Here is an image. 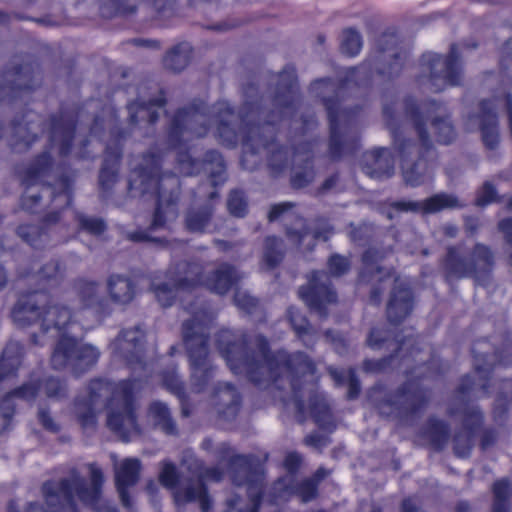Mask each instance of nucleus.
<instances>
[{
  "mask_svg": "<svg viewBox=\"0 0 512 512\" xmlns=\"http://www.w3.org/2000/svg\"><path fill=\"white\" fill-rule=\"evenodd\" d=\"M44 391L49 398L61 399L67 395V386L60 379L49 377L44 382Z\"/></svg>",
  "mask_w": 512,
  "mask_h": 512,
  "instance_id": "61",
  "label": "nucleus"
},
{
  "mask_svg": "<svg viewBox=\"0 0 512 512\" xmlns=\"http://www.w3.org/2000/svg\"><path fill=\"white\" fill-rule=\"evenodd\" d=\"M166 104V91L163 88L159 90L156 97H151L147 101L139 98L132 100L127 104L129 124L137 126L146 122L149 125H155L160 117L158 109L164 108Z\"/></svg>",
  "mask_w": 512,
  "mask_h": 512,
  "instance_id": "28",
  "label": "nucleus"
},
{
  "mask_svg": "<svg viewBox=\"0 0 512 512\" xmlns=\"http://www.w3.org/2000/svg\"><path fill=\"white\" fill-rule=\"evenodd\" d=\"M214 116L218 121L216 134L219 142L227 148H235L239 142L237 130L229 122L234 116V108L227 101H218L213 105Z\"/></svg>",
  "mask_w": 512,
  "mask_h": 512,
  "instance_id": "34",
  "label": "nucleus"
},
{
  "mask_svg": "<svg viewBox=\"0 0 512 512\" xmlns=\"http://www.w3.org/2000/svg\"><path fill=\"white\" fill-rule=\"evenodd\" d=\"M288 320L299 338H304L312 333V327L306 318L295 307H289L287 310Z\"/></svg>",
  "mask_w": 512,
  "mask_h": 512,
  "instance_id": "54",
  "label": "nucleus"
},
{
  "mask_svg": "<svg viewBox=\"0 0 512 512\" xmlns=\"http://www.w3.org/2000/svg\"><path fill=\"white\" fill-rule=\"evenodd\" d=\"M373 65L369 64V67L366 68V64H362L360 66L350 67L347 69L346 74L343 78L340 79L339 86L346 87L350 83H354L356 86L361 85V74H372Z\"/></svg>",
  "mask_w": 512,
  "mask_h": 512,
  "instance_id": "60",
  "label": "nucleus"
},
{
  "mask_svg": "<svg viewBox=\"0 0 512 512\" xmlns=\"http://www.w3.org/2000/svg\"><path fill=\"white\" fill-rule=\"evenodd\" d=\"M54 166V158L49 150H44L34 156L29 166L24 170L22 185L29 189L38 183L43 188L51 190L52 211L47 212L41 219L40 225L20 224L16 228L17 235L30 247L36 250L44 249L49 241L48 227L60 222L62 212L70 208L74 201V178L68 174L59 175L55 181L42 182L48 177Z\"/></svg>",
  "mask_w": 512,
  "mask_h": 512,
  "instance_id": "7",
  "label": "nucleus"
},
{
  "mask_svg": "<svg viewBox=\"0 0 512 512\" xmlns=\"http://www.w3.org/2000/svg\"><path fill=\"white\" fill-rule=\"evenodd\" d=\"M129 136L130 132L117 124L110 128L98 175L99 190L103 199L111 195L118 181L124 146Z\"/></svg>",
  "mask_w": 512,
  "mask_h": 512,
  "instance_id": "19",
  "label": "nucleus"
},
{
  "mask_svg": "<svg viewBox=\"0 0 512 512\" xmlns=\"http://www.w3.org/2000/svg\"><path fill=\"white\" fill-rule=\"evenodd\" d=\"M38 387L27 383L6 394L0 401V433L6 431L15 412L14 398L33 400L37 396Z\"/></svg>",
  "mask_w": 512,
  "mask_h": 512,
  "instance_id": "35",
  "label": "nucleus"
},
{
  "mask_svg": "<svg viewBox=\"0 0 512 512\" xmlns=\"http://www.w3.org/2000/svg\"><path fill=\"white\" fill-rule=\"evenodd\" d=\"M110 406L107 426L121 440L127 442L139 434L133 401V389L129 382L113 384L94 379L88 386V396L75 400L74 412L84 427L95 424L96 413Z\"/></svg>",
  "mask_w": 512,
  "mask_h": 512,
  "instance_id": "6",
  "label": "nucleus"
},
{
  "mask_svg": "<svg viewBox=\"0 0 512 512\" xmlns=\"http://www.w3.org/2000/svg\"><path fill=\"white\" fill-rule=\"evenodd\" d=\"M99 357L100 351L94 345L63 335L54 347L51 364L54 369L69 368L75 376H80L94 367Z\"/></svg>",
  "mask_w": 512,
  "mask_h": 512,
  "instance_id": "18",
  "label": "nucleus"
},
{
  "mask_svg": "<svg viewBox=\"0 0 512 512\" xmlns=\"http://www.w3.org/2000/svg\"><path fill=\"white\" fill-rule=\"evenodd\" d=\"M150 414L155 426L167 435H177L178 429L168 406L160 401L151 403Z\"/></svg>",
  "mask_w": 512,
  "mask_h": 512,
  "instance_id": "41",
  "label": "nucleus"
},
{
  "mask_svg": "<svg viewBox=\"0 0 512 512\" xmlns=\"http://www.w3.org/2000/svg\"><path fill=\"white\" fill-rule=\"evenodd\" d=\"M213 454L219 463L227 462L231 481L236 486L241 487L249 480L259 483L260 477L265 476L263 466L256 456L235 454L227 442L218 444Z\"/></svg>",
  "mask_w": 512,
  "mask_h": 512,
  "instance_id": "21",
  "label": "nucleus"
},
{
  "mask_svg": "<svg viewBox=\"0 0 512 512\" xmlns=\"http://www.w3.org/2000/svg\"><path fill=\"white\" fill-rule=\"evenodd\" d=\"M362 171L372 179H389L395 172V158L386 147L366 151L361 160Z\"/></svg>",
  "mask_w": 512,
  "mask_h": 512,
  "instance_id": "27",
  "label": "nucleus"
},
{
  "mask_svg": "<svg viewBox=\"0 0 512 512\" xmlns=\"http://www.w3.org/2000/svg\"><path fill=\"white\" fill-rule=\"evenodd\" d=\"M478 118L483 145L488 150H495L500 142L498 116L491 99H482L479 104Z\"/></svg>",
  "mask_w": 512,
  "mask_h": 512,
  "instance_id": "32",
  "label": "nucleus"
},
{
  "mask_svg": "<svg viewBox=\"0 0 512 512\" xmlns=\"http://www.w3.org/2000/svg\"><path fill=\"white\" fill-rule=\"evenodd\" d=\"M378 251L375 249H366L361 256L362 272L363 277H369L371 279L376 278L379 281H383L386 278H392L395 275L393 269H386L379 263Z\"/></svg>",
  "mask_w": 512,
  "mask_h": 512,
  "instance_id": "40",
  "label": "nucleus"
},
{
  "mask_svg": "<svg viewBox=\"0 0 512 512\" xmlns=\"http://www.w3.org/2000/svg\"><path fill=\"white\" fill-rule=\"evenodd\" d=\"M214 209L211 205H203L197 209H190L185 216V227L191 233H203L209 226Z\"/></svg>",
  "mask_w": 512,
  "mask_h": 512,
  "instance_id": "42",
  "label": "nucleus"
},
{
  "mask_svg": "<svg viewBox=\"0 0 512 512\" xmlns=\"http://www.w3.org/2000/svg\"><path fill=\"white\" fill-rule=\"evenodd\" d=\"M128 238L133 242H153L162 247H167L169 241L165 238L153 237L147 231L138 230L129 233Z\"/></svg>",
  "mask_w": 512,
  "mask_h": 512,
  "instance_id": "64",
  "label": "nucleus"
},
{
  "mask_svg": "<svg viewBox=\"0 0 512 512\" xmlns=\"http://www.w3.org/2000/svg\"><path fill=\"white\" fill-rule=\"evenodd\" d=\"M79 124V111L63 107L48 117V148L56 149L59 157L71 155Z\"/></svg>",
  "mask_w": 512,
  "mask_h": 512,
  "instance_id": "22",
  "label": "nucleus"
},
{
  "mask_svg": "<svg viewBox=\"0 0 512 512\" xmlns=\"http://www.w3.org/2000/svg\"><path fill=\"white\" fill-rule=\"evenodd\" d=\"M363 46L362 36L355 28L349 27L343 30L340 51L342 54L355 57Z\"/></svg>",
  "mask_w": 512,
  "mask_h": 512,
  "instance_id": "50",
  "label": "nucleus"
},
{
  "mask_svg": "<svg viewBox=\"0 0 512 512\" xmlns=\"http://www.w3.org/2000/svg\"><path fill=\"white\" fill-rule=\"evenodd\" d=\"M144 340V332L140 326L121 331L116 339L117 346L130 352L131 354H137L140 350Z\"/></svg>",
  "mask_w": 512,
  "mask_h": 512,
  "instance_id": "47",
  "label": "nucleus"
},
{
  "mask_svg": "<svg viewBox=\"0 0 512 512\" xmlns=\"http://www.w3.org/2000/svg\"><path fill=\"white\" fill-rule=\"evenodd\" d=\"M442 267L447 280L471 278L476 285L487 286L495 267V256L483 243L474 244L467 257L461 255L458 246H449Z\"/></svg>",
  "mask_w": 512,
  "mask_h": 512,
  "instance_id": "13",
  "label": "nucleus"
},
{
  "mask_svg": "<svg viewBox=\"0 0 512 512\" xmlns=\"http://www.w3.org/2000/svg\"><path fill=\"white\" fill-rule=\"evenodd\" d=\"M41 64L37 59L6 68L0 74V103L28 102L41 86Z\"/></svg>",
  "mask_w": 512,
  "mask_h": 512,
  "instance_id": "16",
  "label": "nucleus"
},
{
  "mask_svg": "<svg viewBox=\"0 0 512 512\" xmlns=\"http://www.w3.org/2000/svg\"><path fill=\"white\" fill-rule=\"evenodd\" d=\"M414 295L412 290H391L386 314L392 324H400L413 310Z\"/></svg>",
  "mask_w": 512,
  "mask_h": 512,
  "instance_id": "36",
  "label": "nucleus"
},
{
  "mask_svg": "<svg viewBox=\"0 0 512 512\" xmlns=\"http://www.w3.org/2000/svg\"><path fill=\"white\" fill-rule=\"evenodd\" d=\"M154 293V297L162 308H169L175 304L178 300L184 310L192 313V318L188 321H195V324L205 320L207 313H215L213 310L208 308H197L195 307V295L193 290H150Z\"/></svg>",
  "mask_w": 512,
  "mask_h": 512,
  "instance_id": "29",
  "label": "nucleus"
},
{
  "mask_svg": "<svg viewBox=\"0 0 512 512\" xmlns=\"http://www.w3.org/2000/svg\"><path fill=\"white\" fill-rule=\"evenodd\" d=\"M42 196L40 194H23L20 199L22 209L30 214H37L40 211Z\"/></svg>",
  "mask_w": 512,
  "mask_h": 512,
  "instance_id": "63",
  "label": "nucleus"
},
{
  "mask_svg": "<svg viewBox=\"0 0 512 512\" xmlns=\"http://www.w3.org/2000/svg\"><path fill=\"white\" fill-rule=\"evenodd\" d=\"M313 142L310 140L301 141L292 146V156L294 159L301 158V164L298 166L301 171H297L290 177V184L294 189L307 187L314 179V152Z\"/></svg>",
  "mask_w": 512,
  "mask_h": 512,
  "instance_id": "31",
  "label": "nucleus"
},
{
  "mask_svg": "<svg viewBox=\"0 0 512 512\" xmlns=\"http://www.w3.org/2000/svg\"><path fill=\"white\" fill-rule=\"evenodd\" d=\"M193 48L188 42H180L169 49L164 58L163 65L175 73L183 71L191 62Z\"/></svg>",
  "mask_w": 512,
  "mask_h": 512,
  "instance_id": "38",
  "label": "nucleus"
},
{
  "mask_svg": "<svg viewBox=\"0 0 512 512\" xmlns=\"http://www.w3.org/2000/svg\"><path fill=\"white\" fill-rule=\"evenodd\" d=\"M176 3L177 0H152V5L159 15L166 11L174 12ZM136 11V0H99V13L106 19L132 15Z\"/></svg>",
  "mask_w": 512,
  "mask_h": 512,
  "instance_id": "30",
  "label": "nucleus"
},
{
  "mask_svg": "<svg viewBox=\"0 0 512 512\" xmlns=\"http://www.w3.org/2000/svg\"><path fill=\"white\" fill-rule=\"evenodd\" d=\"M423 72L428 73L431 90L439 93L447 87L461 85L462 69L460 55L455 43L451 44L446 56L438 53L426 52L420 58Z\"/></svg>",
  "mask_w": 512,
  "mask_h": 512,
  "instance_id": "17",
  "label": "nucleus"
},
{
  "mask_svg": "<svg viewBox=\"0 0 512 512\" xmlns=\"http://www.w3.org/2000/svg\"><path fill=\"white\" fill-rule=\"evenodd\" d=\"M413 339H397L389 329H371L367 345L373 350L386 349L391 353L381 359H366L363 361V371L366 373L378 374L387 372L398 360L404 359L407 355L403 353L405 347L413 344Z\"/></svg>",
  "mask_w": 512,
  "mask_h": 512,
  "instance_id": "20",
  "label": "nucleus"
},
{
  "mask_svg": "<svg viewBox=\"0 0 512 512\" xmlns=\"http://www.w3.org/2000/svg\"><path fill=\"white\" fill-rule=\"evenodd\" d=\"M204 463L191 453H185L181 459V470L170 461L162 462L159 474L161 485L172 491L177 506H184L202 490V470Z\"/></svg>",
  "mask_w": 512,
  "mask_h": 512,
  "instance_id": "14",
  "label": "nucleus"
},
{
  "mask_svg": "<svg viewBox=\"0 0 512 512\" xmlns=\"http://www.w3.org/2000/svg\"><path fill=\"white\" fill-rule=\"evenodd\" d=\"M216 344L233 373L245 372L249 380L259 388L265 389L274 384L278 389H284L285 380L293 394L299 423L306 420L303 392L307 391L309 411L314 422L329 433L335 430L336 424L330 407L325 398L316 391L312 381L316 372L315 363L305 353H271L268 342L262 336L257 337V349L250 350L244 339L235 340L228 330L217 335Z\"/></svg>",
  "mask_w": 512,
  "mask_h": 512,
  "instance_id": "1",
  "label": "nucleus"
},
{
  "mask_svg": "<svg viewBox=\"0 0 512 512\" xmlns=\"http://www.w3.org/2000/svg\"><path fill=\"white\" fill-rule=\"evenodd\" d=\"M40 117L37 112L25 110L21 116H17L11 121L7 141L12 151L26 152L39 140V134L33 131V124L38 122Z\"/></svg>",
  "mask_w": 512,
  "mask_h": 512,
  "instance_id": "25",
  "label": "nucleus"
},
{
  "mask_svg": "<svg viewBox=\"0 0 512 512\" xmlns=\"http://www.w3.org/2000/svg\"><path fill=\"white\" fill-rule=\"evenodd\" d=\"M425 436L435 449L441 450L449 440V425L443 420L430 417L426 423Z\"/></svg>",
  "mask_w": 512,
  "mask_h": 512,
  "instance_id": "44",
  "label": "nucleus"
},
{
  "mask_svg": "<svg viewBox=\"0 0 512 512\" xmlns=\"http://www.w3.org/2000/svg\"><path fill=\"white\" fill-rule=\"evenodd\" d=\"M319 483L312 478L303 480L297 487V492L303 502H309L317 495V486Z\"/></svg>",
  "mask_w": 512,
  "mask_h": 512,
  "instance_id": "62",
  "label": "nucleus"
},
{
  "mask_svg": "<svg viewBox=\"0 0 512 512\" xmlns=\"http://www.w3.org/2000/svg\"><path fill=\"white\" fill-rule=\"evenodd\" d=\"M399 36L395 30H385L376 40L375 70L380 77L393 80L403 71L406 52L399 49Z\"/></svg>",
  "mask_w": 512,
  "mask_h": 512,
  "instance_id": "23",
  "label": "nucleus"
},
{
  "mask_svg": "<svg viewBox=\"0 0 512 512\" xmlns=\"http://www.w3.org/2000/svg\"><path fill=\"white\" fill-rule=\"evenodd\" d=\"M22 354L23 347L19 342L10 341L7 343L0 360V369L5 373V376L12 374L18 369Z\"/></svg>",
  "mask_w": 512,
  "mask_h": 512,
  "instance_id": "45",
  "label": "nucleus"
},
{
  "mask_svg": "<svg viewBox=\"0 0 512 512\" xmlns=\"http://www.w3.org/2000/svg\"><path fill=\"white\" fill-rule=\"evenodd\" d=\"M213 406L218 416L233 420L240 409V395L230 383H218L213 390Z\"/></svg>",
  "mask_w": 512,
  "mask_h": 512,
  "instance_id": "33",
  "label": "nucleus"
},
{
  "mask_svg": "<svg viewBox=\"0 0 512 512\" xmlns=\"http://www.w3.org/2000/svg\"><path fill=\"white\" fill-rule=\"evenodd\" d=\"M275 92L272 96L273 110L265 111L263 95L254 82L243 86L245 101L238 116L242 134L240 165L244 170L254 171L261 162V150L269 151L267 167L273 178L282 175L289 166L290 151L286 145L277 144L279 122L287 112H295L300 100L297 72L294 66L286 65L275 75Z\"/></svg>",
  "mask_w": 512,
  "mask_h": 512,
  "instance_id": "2",
  "label": "nucleus"
},
{
  "mask_svg": "<svg viewBox=\"0 0 512 512\" xmlns=\"http://www.w3.org/2000/svg\"><path fill=\"white\" fill-rule=\"evenodd\" d=\"M258 482L255 483L256 485H252L253 483L249 480L243 485L247 488L249 503L235 495L227 500L226 512H259L265 488V476L260 477Z\"/></svg>",
  "mask_w": 512,
  "mask_h": 512,
  "instance_id": "37",
  "label": "nucleus"
},
{
  "mask_svg": "<svg viewBox=\"0 0 512 512\" xmlns=\"http://www.w3.org/2000/svg\"><path fill=\"white\" fill-rule=\"evenodd\" d=\"M329 127L328 154L331 160L339 161L346 153L354 154L360 148L358 133H350V120L356 116L357 108H342L336 96L322 97Z\"/></svg>",
  "mask_w": 512,
  "mask_h": 512,
  "instance_id": "15",
  "label": "nucleus"
},
{
  "mask_svg": "<svg viewBox=\"0 0 512 512\" xmlns=\"http://www.w3.org/2000/svg\"><path fill=\"white\" fill-rule=\"evenodd\" d=\"M474 359L475 376L466 375L462 378L457 389L458 398L461 401V408H450L449 414H463L462 430L457 432L453 438L454 453L461 458L468 457L473 447L475 431L483 423V414L478 406H469L464 403L466 397L481 398L490 394L488 381L490 373L496 363L508 365L511 360V353L506 351L500 355L493 350L491 344L483 339L476 341L472 346Z\"/></svg>",
  "mask_w": 512,
  "mask_h": 512,
  "instance_id": "5",
  "label": "nucleus"
},
{
  "mask_svg": "<svg viewBox=\"0 0 512 512\" xmlns=\"http://www.w3.org/2000/svg\"><path fill=\"white\" fill-rule=\"evenodd\" d=\"M234 303L240 310L247 314L256 312L260 306L259 300L251 296L247 290H236Z\"/></svg>",
  "mask_w": 512,
  "mask_h": 512,
  "instance_id": "59",
  "label": "nucleus"
},
{
  "mask_svg": "<svg viewBox=\"0 0 512 512\" xmlns=\"http://www.w3.org/2000/svg\"><path fill=\"white\" fill-rule=\"evenodd\" d=\"M75 219L79 229L90 235L100 236L107 230V224L104 219L99 217H90L83 213H76Z\"/></svg>",
  "mask_w": 512,
  "mask_h": 512,
  "instance_id": "53",
  "label": "nucleus"
},
{
  "mask_svg": "<svg viewBox=\"0 0 512 512\" xmlns=\"http://www.w3.org/2000/svg\"><path fill=\"white\" fill-rule=\"evenodd\" d=\"M282 241L277 236H267L263 253V263L268 269H274L280 265L284 258L281 250Z\"/></svg>",
  "mask_w": 512,
  "mask_h": 512,
  "instance_id": "49",
  "label": "nucleus"
},
{
  "mask_svg": "<svg viewBox=\"0 0 512 512\" xmlns=\"http://www.w3.org/2000/svg\"><path fill=\"white\" fill-rule=\"evenodd\" d=\"M499 196L496 187L490 181H485L477 190L475 205L478 207H486L493 202H498Z\"/></svg>",
  "mask_w": 512,
  "mask_h": 512,
  "instance_id": "57",
  "label": "nucleus"
},
{
  "mask_svg": "<svg viewBox=\"0 0 512 512\" xmlns=\"http://www.w3.org/2000/svg\"><path fill=\"white\" fill-rule=\"evenodd\" d=\"M162 380L165 388L177 398H183L185 396L186 390L184 382L175 370L163 372Z\"/></svg>",
  "mask_w": 512,
  "mask_h": 512,
  "instance_id": "58",
  "label": "nucleus"
},
{
  "mask_svg": "<svg viewBox=\"0 0 512 512\" xmlns=\"http://www.w3.org/2000/svg\"><path fill=\"white\" fill-rule=\"evenodd\" d=\"M368 401L379 416L411 425L428 406L429 391L415 381H406L394 390L383 384L374 385L368 392Z\"/></svg>",
  "mask_w": 512,
  "mask_h": 512,
  "instance_id": "10",
  "label": "nucleus"
},
{
  "mask_svg": "<svg viewBox=\"0 0 512 512\" xmlns=\"http://www.w3.org/2000/svg\"><path fill=\"white\" fill-rule=\"evenodd\" d=\"M420 204L422 214H434L444 209L462 207L456 196L445 192L434 194L431 197L420 201Z\"/></svg>",
  "mask_w": 512,
  "mask_h": 512,
  "instance_id": "43",
  "label": "nucleus"
},
{
  "mask_svg": "<svg viewBox=\"0 0 512 512\" xmlns=\"http://www.w3.org/2000/svg\"><path fill=\"white\" fill-rule=\"evenodd\" d=\"M141 469V461L137 458H125L114 467L115 487L120 502L126 509H132L133 504L129 489L138 483Z\"/></svg>",
  "mask_w": 512,
  "mask_h": 512,
  "instance_id": "26",
  "label": "nucleus"
},
{
  "mask_svg": "<svg viewBox=\"0 0 512 512\" xmlns=\"http://www.w3.org/2000/svg\"><path fill=\"white\" fill-rule=\"evenodd\" d=\"M227 209L234 217L243 218L247 215L248 201L243 190H231L227 199Z\"/></svg>",
  "mask_w": 512,
  "mask_h": 512,
  "instance_id": "52",
  "label": "nucleus"
},
{
  "mask_svg": "<svg viewBox=\"0 0 512 512\" xmlns=\"http://www.w3.org/2000/svg\"><path fill=\"white\" fill-rule=\"evenodd\" d=\"M90 486L80 472L73 468L69 477L43 483V493L49 505L60 504L58 512H79L75 495L95 512H118L117 508L102 497L104 475L95 463L88 464Z\"/></svg>",
  "mask_w": 512,
  "mask_h": 512,
  "instance_id": "9",
  "label": "nucleus"
},
{
  "mask_svg": "<svg viewBox=\"0 0 512 512\" xmlns=\"http://www.w3.org/2000/svg\"><path fill=\"white\" fill-rule=\"evenodd\" d=\"M296 206L293 202H280L273 204L268 212L267 218L269 222H275L281 218L289 219L291 222L303 223L304 218L293 211Z\"/></svg>",
  "mask_w": 512,
  "mask_h": 512,
  "instance_id": "51",
  "label": "nucleus"
},
{
  "mask_svg": "<svg viewBox=\"0 0 512 512\" xmlns=\"http://www.w3.org/2000/svg\"><path fill=\"white\" fill-rule=\"evenodd\" d=\"M431 127L437 143L449 145L455 141L457 133L449 116L433 117Z\"/></svg>",
  "mask_w": 512,
  "mask_h": 512,
  "instance_id": "46",
  "label": "nucleus"
},
{
  "mask_svg": "<svg viewBox=\"0 0 512 512\" xmlns=\"http://www.w3.org/2000/svg\"><path fill=\"white\" fill-rule=\"evenodd\" d=\"M209 107L203 101H193L175 110L166 130V143L172 150H177L176 168L184 176H196L202 172L208 175L210 184L222 186L227 180V166L223 155L210 149L204 153L203 159L192 157L184 140V134L202 138L209 132L207 118Z\"/></svg>",
  "mask_w": 512,
  "mask_h": 512,
  "instance_id": "4",
  "label": "nucleus"
},
{
  "mask_svg": "<svg viewBox=\"0 0 512 512\" xmlns=\"http://www.w3.org/2000/svg\"><path fill=\"white\" fill-rule=\"evenodd\" d=\"M134 296V290H80L79 295L81 307L98 316L109 315L114 305H126Z\"/></svg>",
  "mask_w": 512,
  "mask_h": 512,
  "instance_id": "24",
  "label": "nucleus"
},
{
  "mask_svg": "<svg viewBox=\"0 0 512 512\" xmlns=\"http://www.w3.org/2000/svg\"><path fill=\"white\" fill-rule=\"evenodd\" d=\"M163 162V152H143L139 164L131 169L128 178L130 192H137L140 196L151 195L156 199L150 230L163 228L167 218L178 213L180 179L174 172L164 171Z\"/></svg>",
  "mask_w": 512,
  "mask_h": 512,
  "instance_id": "8",
  "label": "nucleus"
},
{
  "mask_svg": "<svg viewBox=\"0 0 512 512\" xmlns=\"http://www.w3.org/2000/svg\"><path fill=\"white\" fill-rule=\"evenodd\" d=\"M328 273L334 277H342L351 269V261L347 256L332 253L327 259Z\"/></svg>",
  "mask_w": 512,
  "mask_h": 512,
  "instance_id": "56",
  "label": "nucleus"
},
{
  "mask_svg": "<svg viewBox=\"0 0 512 512\" xmlns=\"http://www.w3.org/2000/svg\"><path fill=\"white\" fill-rule=\"evenodd\" d=\"M211 279L214 282L212 288H233L238 283L239 276L232 264L222 263L211 273Z\"/></svg>",
  "mask_w": 512,
  "mask_h": 512,
  "instance_id": "48",
  "label": "nucleus"
},
{
  "mask_svg": "<svg viewBox=\"0 0 512 512\" xmlns=\"http://www.w3.org/2000/svg\"><path fill=\"white\" fill-rule=\"evenodd\" d=\"M299 297L310 310L325 317L327 315V305L335 302L337 295L335 290H300Z\"/></svg>",
  "mask_w": 512,
  "mask_h": 512,
  "instance_id": "39",
  "label": "nucleus"
},
{
  "mask_svg": "<svg viewBox=\"0 0 512 512\" xmlns=\"http://www.w3.org/2000/svg\"><path fill=\"white\" fill-rule=\"evenodd\" d=\"M212 322L213 314L207 313L205 320L197 325L195 321H184L182 324L190 370V389L194 393L206 391L215 378L216 366L212 362L208 344Z\"/></svg>",
  "mask_w": 512,
  "mask_h": 512,
  "instance_id": "11",
  "label": "nucleus"
},
{
  "mask_svg": "<svg viewBox=\"0 0 512 512\" xmlns=\"http://www.w3.org/2000/svg\"><path fill=\"white\" fill-rule=\"evenodd\" d=\"M12 318L19 327L40 323L44 332L61 331L72 323L73 312L65 304L52 302L48 290H28L14 305Z\"/></svg>",
  "mask_w": 512,
  "mask_h": 512,
  "instance_id": "12",
  "label": "nucleus"
},
{
  "mask_svg": "<svg viewBox=\"0 0 512 512\" xmlns=\"http://www.w3.org/2000/svg\"><path fill=\"white\" fill-rule=\"evenodd\" d=\"M399 97L396 94L385 99L382 115L387 128L393 137V145L397 152L400 168L405 183L412 187L422 185L437 160V151L430 139L426 120L433 113L446 110L443 103L428 99L423 102L425 115L413 96H406L402 101L405 116L412 122L418 140L401 137Z\"/></svg>",
  "mask_w": 512,
  "mask_h": 512,
  "instance_id": "3",
  "label": "nucleus"
},
{
  "mask_svg": "<svg viewBox=\"0 0 512 512\" xmlns=\"http://www.w3.org/2000/svg\"><path fill=\"white\" fill-rule=\"evenodd\" d=\"M494 503L492 512H509L510 489L506 481H497L493 486Z\"/></svg>",
  "mask_w": 512,
  "mask_h": 512,
  "instance_id": "55",
  "label": "nucleus"
}]
</instances>
